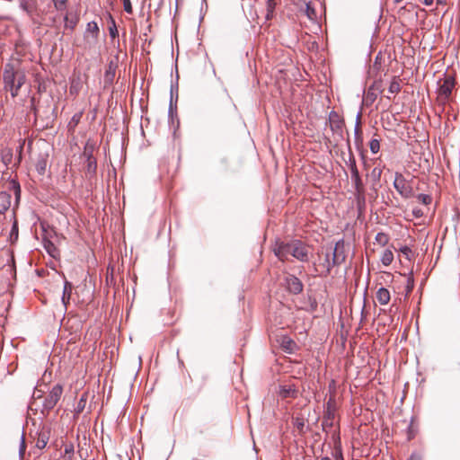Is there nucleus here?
I'll list each match as a JSON object with an SVG mask.
<instances>
[{
  "label": "nucleus",
  "mask_w": 460,
  "mask_h": 460,
  "mask_svg": "<svg viewBox=\"0 0 460 460\" xmlns=\"http://www.w3.org/2000/svg\"><path fill=\"white\" fill-rule=\"evenodd\" d=\"M305 13H306V16L310 20H314L316 18V13H315L314 9L309 4H306Z\"/></svg>",
  "instance_id": "nucleus-38"
},
{
  "label": "nucleus",
  "mask_w": 460,
  "mask_h": 460,
  "mask_svg": "<svg viewBox=\"0 0 460 460\" xmlns=\"http://www.w3.org/2000/svg\"><path fill=\"white\" fill-rule=\"evenodd\" d=\"M369 148L373 154H376L380 150V142L376 138H373L369 142Z\"/></svg>",
  "instance_id": "nucleus-34"
},
{
  "label": "nucleus",
  "mask_w": 460,
  "mask_h": 460,
  "mask_svg": "<svg viewBox=\"0 0 460 460\" xmlns=\"http://www.w3.org/2000/svg\"><path fill=\"white\" fill-rule=\"evenodd\" d=\"M376 297L377 302L382 305H387L391 299L389 290L383 287L377 289Z\"/></svg>",
  "instance_id": "nucleus-17"
},
{
  "label": "nucleus",
  "mask_w": 460,
  "mask_h": 460,
  "mask_svg": "<svg viewBox=\"0 0 460 460\" xmlns=\"http://www.w3.org/2000/svg\"><path fill=\"white\" fill-rule=\"evenodd\" d=\"M3 81L4 88L8 90L13 98L19 94L21 87L26 81V75L20 66L13 63H6L4 66Z\"/></svg>",
  "instance_id": "nucleus-1"
},
{
  "label": "nucleus",
  "mask_w": 460,
  "mask_h": 460,
  "mask_svg": "<svg viewBox=\"0 0 460 460\" xmlns=\"http://www.w3.org/2000/svg\"><path fill=\"white\" fill-rule=\"evenodd\" d=\"M84 155L86 157L85 174L87 177L92 178L96 173L97 161L93 157V152L87 150V148L84 149Z\"/></svg>",
  "instance_id": "nucleus-9"
},
{
  "label": "nucleus",
  "mask_w": 460,
  "mask_h": 460,
  "mask_svg": "<svg viewBox=\"0 0 460 460\" xmlns=\"http://www.w3.org/2000/svg\"><path fill=\"white\" fill-rule=\"evenodd\" d=\"M278 5L277 0H267L266 2V15L265 18L267 21L271 20L275 14V8Z\"/></svg>",
  "instance_id": "nucleus-20"
},
{
  "label": "nucleus",
  "mask_w": 460,
  "mask_h": 460,
  "mask_svg": "<svg viewBox=\"0 0 460 460\" xmlns=\"http://www.w3.org/2000/svg\"><path fill=\"white\" fill-rule=\"evenodd\" d=\"M65 20H66V26H67V27H69V28H71V29H73V28H74V26L75 25V21H70V22H69V21H68V16H67V15H66V16H65Z\"/></svg>",
  "instance_id": "nucleus-46"
},
{
  "label": "nucleus",
  "mask_w": 460,
  "mask_h": 460,
  "mask_svg": "<svg viewBox=\"0 0 460 460\" xmlns=\"http://www.w3.org/2000/svg\"><path fill=\"white\" fill-rule=\"evenodd\" d=\"M49 164V154L40 153L39 154L35 162V169L40 175H44L47 172Z\"/></svg>",
  "instance_id": "nucleus-13"
},
{
  "label": "nucleus",
  "mask_w": 460,
  "mask_h": 460,
  "mask_svg": "<svg viewBox=\"0 0 460 460\" xmlns=\"http://www.w3.org/2000/svg\"><path fill=\"white\" fill-rule=\"evenodd\" d=\"M72 290H73L72 283L67 280H65L63 294H62V297H61V301H62L63 305H65V307H66V305H68V303L70 301Z\"/></svg>",
  "instance_id": "nucleus-18"
},
{
  "label": "nucleus",
  "mask_w": 460,
  "mask_h": 460,
  "mask_svg": "<svg viewBox=\"0 0 460 460\" xmlns=\"http://www.w3.org/2000/svg\"><path fill=\"white\" fill-rule=\"evenodd\" d=\"M18 233H19V228H18V222L17 220L15 219L13 223V226H12V228H11V232H10V238L13 240H17L18 239Z\"/></svg>",
  "instance_id": "nucleus-35"
},
{
  "label": "nucleus",
  "mask_w": 460,
  "mask_h": 460,
  "mask_svg": "<svg viewBox=\"0 0 460 460\" xmlns=\"http://www.w3.org/2000/svg\"><path fill=\"white\" fill-rule=\"evenodd\" d=\"M400 252L407 258L410 259V255L411 254V250L408 246H402L400 248Z\"/></svg>",
  "instance_id": "nucleus-42"
},
{
  "label": "nucleus",
  "mask_w": 460,
  "mask_h": 460,
  "mask_svg": "<svg viewBox=\"0 0 460 460\" xmlns=\"http://www.w3.org/2000/svg\"><path fill=\"white\" fill-rule=\"evenodd\" d=\"M347 165L349 166V170L358 168L356 159L352 154H350L349 156V160L347 161Z\"/></svg>",
  "instance_id": "nucleus-40"
},
{
  "label": "nucleus",
  "mask_w": 460,
  "mask_h": 460,
  "mask_svg": "<svg viewBox=\"0 0 460 460\" xmlns=\"http://www.w3.org/2000/svg\"><path fill=\"white\" fill-rule=\"evenodd\" d=\"M388 91L390 93H398L401 91V84L396 77H394L390 83Z\"/></svg>",
  "instance_id": "nucleus-29"
},
{
  "label": "nucleus",
  "mask_w": 460,
  "mask_h": 460,
  "mask_svg": "<svg viewBox=\"0 0 460 460\" xmlns=\"http://www.w3.org/2000/svg\"><path fill=\"white\" fill-rule=\"evenodd\" d=\"M49 440V431L48 429H42L41 430L37 432L35 447L39 449H43L46 447Z\"/></svg>",
  "instance_id": "nucleus-14"
},
{
  "label": "nucleus",
  "mask_w": 460,
  "mask_h": 460,
  "mask_svg": "<svg viewBox=\"0 0 460 460\" xmlns=\"http://www.w3.org/2000/svg\"><path fill=\"white\" fill-rule=\"evenodd\" d=\"M456 81L451 75H447L441 83L438 91V99L445 103L451 96L452 91L455 87Z\"/></svg>",
  "instance_id": "nucleus-4"
},
{
  "label": "nucleus",
  "mask_w": 460,
  "mask_h": 460,
  "mask_svg": "<svg viewBox=\"0 0 460 460\" xmlns=\"http://www.w3.org/2000/svg\"><path fill=\"white\" fill-rule=\"evenodd\" d=\"M43 246L46 250V252L52 257L57 258L59 254V252L56 245L49 240H44L43 241Z\"/></svg>",
  "instance_id": "nucleus-23"
},
{
  "label": "nucleus",
  "mask_w": 460,
  "mask_h": 460,
  "mask_svg": "<svg viewBox=\"0 0 460 460\" xmlns=\"http://www.w3.org/2000/svg\"><path fill=\"white\" fill-rule=\"evenodd\" d=\"M408 460H421V457L419 455L412 454Z\"/></svg>",
  "instance_id": "nucleus-50"
},
{
  "label": "nucleus",
  "mask_w": 460,
  "mask_h": 460,
  "mask_svg": "<svg viewBox=\"0 0 460 460\" xmlns=\"http://www.w3.org/2000/svg\"><path fill=\"white\" fill-rule=\"evenodd\" d=\"M172 111V102L171 101L170 105H169V112L171 113Z\"/></svg>",
  "instance_id": "nucleus-51"
},
{
  "label": "nucleus",
  "mask_w": 460,
  "mask_h": 460,
  "mask_svg": "<svg viewBox=\"0 0 460 460\" xmlns=\"http://www.w3.org/2000/svg\"><path fill=\"white\" fill-rule=\"evenodd\" d=\"M417 199L423 205H429L432 201V197L429 194L421 193L417 196Z\"/></svg>",
  "instance_id": "nucleus-33"
},
{
  "label": "nucleus",
  "mask_w": 460,
  "mask_h": 460,
  "mask_svg": "<svg viewBox=\"0 0 460 460\" xmlns=\"http://www.w3.org/2000/svg\"><path fill=\"white\" fill-rule=\"evenodd\" d=\"M18 3L20 9L22 10L34 23L40 24V22L36 19V17L39 16L37 0H18Z\"/></svg>",
  "instance_id": "nucleus-6"
},
{
  "label": "nucleus",
  "mask_w": 460,
  "mask_h": 460,
  "mask_svg": "<svg viewBox=\"0 0 460 460\" xmlns=\"http://www.w3.org/2000/svg\"><path fill=\"white\" fill-rule=\"evenodd\" d=\"M355 190L358 194H361L364 191V185L361 177H358L352 180Z\"/></svg>",
  "instance_id": "nucleus-30"
},
{
  "label": "nucleus",
  "mask_w": 460,
  "mask_h": 460,
  "mask_svg": "<svg viewBox=\"0 0 460 460\" xmlns=\"http://www.w3.org/2000/svg\"><path fill=\"white\" fill-rule=\"evenodd\" d=\"M87 399H88L87 393H84L81 395L79 401L77 402L76 406L75 407L74 412H75V416H78L80 413H82L84 411V410L85 409V406H86Z\"/></svg>",
  "instance_id": "nucleus-21"
},
{
  "label": "nucleus",
  "mask_w": 460,
  "mask_h": 460,
  "mask_svg": "<svg viewBox=\"0 0 460 460\" xmlns=\"http://www.w3.org/2000/svg\"><path fill=\"white\" fill-rule=\"evenodd\" d=\"M335 459L336 460H344L341 451H337L335 453Z\"/></svg>",
  "instance_id": "nucleus-48"
},
{
  "label": "nucleus",
  "mask_w": 460,
  "mask_h": 460,
  "mask_svg": "<svg viewBox=\"0 0 460 460\" xmlns=\"http://www.w3.org/2000/svg\"><path fill=\"white\" fill-rule=\"evenodd\" d=\"M82 118V112H78L73 115L71 118V120L69 121L68 126L70 128H75L77 126V124L80 122V119Z\"/></svg>",
  "instance_id": "nucleus-36"
},
{
  "label": "nucleus",
  "mask_w": 460,
  "mask_h": 460,
  "mask_svg": "<svg viewBox=\"0 0 460 460\" xmlns=\"http://www.w3.org/2000/svg\"><path fill=\"white\" fill-rule=\"evenodd\" d=\"M52 2L58 11H63L66 8L67 0H52Z\"/></svg>",
  "instance_id": "nucleus-37"
},
{
  "label": "nucleus",
  "mask_w": 460,
  "mask_h": 460,
  "mask_svg": "<svg viewBox=\"0 0 460 460\" xmlns=\"http://www.w3.org/2000/svg\"><path fill=\"white\" fill-rule=\"evenodd\" d=\"M349 171H350V173H351V180L356 179L358 177H360L359 172H358V168L350 169Z\"/></svg>",
  "instance_id": "nucleus-44"
},
{
  "label": "nucleus",
  "mask_w": 460,
  "mask_h": 460,
  "mask_svg": "<svg viewBox=\"0 0 460 460\" xmlns=\"http://www.w3.org/2000/svg\"><path fill=\"white\" fill-rule=\"evenodd\" d=\"M292 243H277L273 248L274 254L282 261L288 260L291 253Z\"/></svg>",
  "instance_id": "nucleus-8"
},
{
  "label": "nucleus",
  "mask_w": 460,
  "mask_h": 460,
  "mask_svg": "<svg viewBox=\"0 0 460 460\" xmlns=\"http://www.w3.org/2000/svg\"><path fill=\"white\" fill-rule=\"evenodd\" d=\"M295 425L296 426L297 429H302L304 428L305 423L302 419H296Z\"/></svg>",
  "instance_id": "nucleus-47"
},
{
  "label": "nucleus",
  "mask_w": 460,
  "mask_h": 460,
  "mask_svg": "<svg viewBox=\"0 0 460 460\" xmlns=\"http://www.w3.org/2000/svg\"><path fill=\"white\" fill-rule=\"evenodd\" d=\"M437 4H444V0H437Z\"/></svg>",
  "instance_id": "nucleus-52"
},
{
  "label": "nucleus",
  "mask_w": 460,
  "mask_h": 460,
  "mask_svg": "<svg viewBox=\"0 0 460 460\" xmlns=\"http://www.w3.org/2000/svg\"><path fill=\"white\" fill-rule=\"evenodd\" d=\"M320 460H332V459L328 456H324V457H322Z\"/></svg>",
  "instance_id": "nucleus-53"
},
{
  "label": "nucleus",
  "mask_w": 460,
  "mask_h": 460,
  "mask_svg": "<svg viewBox=\"0 0 460 460\" xmlns=\"http://www.w3.org/2000/svg\"><path fill=\"white\" fill-rule=\"evenodd\" d=\"M279 394L281 398H296L297 391L294 385H283L279 386Z\"/></svg>",
  "instance_id": "nucleus-15"
},
{
  "label": "nucleus",
  "mask_w": 460,
  "mask_h": 460,
  "mask_svg": "<svg viewBox=\"0 0 460 460\" xmlns=\"http://www.w3.org/2000/svg\"><path fill=\"white\" fill-rule=\"evenodd\" d=\"M346 256L344 253V241L339 240L332 251V259L330 260V253L327 252L323 260H320L318 267L315 270L321 277H327L332 270V268L336 265H341L345 261Z\"/></svg>",
  "instance_id": "nucleus-2"
},
{
  "label": "nucleus",
  "mask_w": 460,
  "mask_h": 460,
  "mask_svg": "<svg viewBox=\"0 0 460 460\" xmlns=\"http://www.w3.org/2000/svg\"><path fill=\"white\" fill-rule=\"evenodd\" d=\"M123 1V8H124V11L127 13H133V8H132V4H131V2L130 0H122Z\"/></svg>",
  "instance_id": "nucleus-39"
},
{
  "label": "nucleus",
  "mask_w": 460,
  "mask_h": 460,
  "mask_svg": "<svg viewBox=\"0 0 460 460\" xmlns=\"http://www.w3.org/2000/svg\"><path fill=\"white\" fill-rule=\"evenodd\" d=\"M9 190H12L15 197V206H17L20 202L21 199V186L20 183L14 180L11 179L9 181Z\"/></svg>",
  "instance_id": "nucleus-19"
},
{
  "label": "nucleus",
  "mask_w": 460,
  "mask_h": 460,
  "mask_svg": "<svg viewBox=\"0 0 460 460\" xmlns=\"http://www.w3.org/2000/svg\"><path fill=\"white\" fill-rule=\"evenodd\" d=\"M86 33L91 34L93 39H97L99 34V27L95 22H90L87 23Z\"/></svg>",
  "instance_id": "nucleus-25"
},
{
  "label": "nucleus",
  "mask_w": 460,
  "mask_h": 460,
  "mask_svg": "<svg viewBox=\"0 0 460 460\" xmlns=\"http://www.w3.org/2000/svg\"><path fill=\"white\" fill-rule=\"evenodd\" d=\"M63 394V386L57 384L52 386L42 403V413L48 414L57 405Z\"/></svg>",
  "instance_id": "nucleus-3"
},
{
  "label": "nucleus",
  "mask_w": 460,
  "mask_h": 460,
  "mask_svg": "<svg viewBox=\"0 0 460 460\" xmlns=\"http://www.w3.org/2000/svg\"><path fill=\"white\" fill-rule=\"evenodd\" d=\"M75 453V447L73 443H68L65 445L64 448V457L66 460H72V457Z\"/></svg>",
  "instance_id": "nucleus-27"
},
{
  "label": "nucleus",
  "mask_w": 460,
  "mask_h": 460,
  "mask_svg": "<svg viewBox=\"0 0 460 460\" xmlns=\"http://www.w3.org/2000/svg\"><path fill=\"white\" fill-rule=\"evenodd\" d=\"M286 285L288 290L295 295L300 294L303 291V283L294 275H288L286 278Z\"/></svg>",
  "instance_id": "nucleus-10"
},
{
  "label": "nucleus",
  "mask_w": 460,
  "mask_h": 460,
  "mask_svg": "<svg viewBox=\"0 0 460 460\" xmlns=\"http://www.w3.org/2000/svg\"><path fill=\"white\" fill-rule=\"evenodd\" d=\"M333 420H334V413L330 409H328L324 412L323 419V425L332 427Z\"/></svg>",
  "instance_id": "nucleus-26"
},
{
  "label": "nucleus",
  "mask_w": 460,
  "mask_h": 460,
  "mask_svg": "<svg viewBox=\"0 0 460 460\" xmlns=\"http://www.w3.org/2000/svg\"><path fill=\"white\" fill-rule=\"evenodd\" d=\"M375 240L381 246H385L389 242V236L387 234L380 232L376 234Z\"/></svg>",
  "instance_id": "nucleus-28"
},
{
  "label": "nucleus",
  "mask_w": 460,
  "mask_h": 460,
  "mask_svg": "<svg viewBox=\"0 0 460 460\" xmlns=\"http://www.w3.org/2000/svg\"><path fill=\"white\" fill-rule=\"evenodd\" d=\"M412 215L414 216V217L420 218V217H421L424 215V213H423V211L420 208H414L412 209Z\"/></svg>",
  "instance_id": "nucleus-43"
},
{
  "label": "nucleus",
  "mask_w": 460,
  "mask_h": 460,
  "mask_svg": "<svg viewBox=\"0 0 460 460\" xmlns=\"http://www.w3.org/2000/svg\"><path fill=\"white\" fill-rule=\"evenodd\" d=\"M425 5L430 6L433 4L434 0H420Z\"/></svg>",
  "instance_id": "nucleus-49"
},
{
  "label": "nucleus",
  "mask_w": 460,
  "mask_h": 460,
  "mask_svg": "<svg viewBox=\"0 0 460 460\" xmlns=\"http://www.w3.org/2000/svg\"><path fill=\"white\" fill-rule=\"evenodd\" d=\"M109 33L111 39L118 37L119 32L114 19L111 16V25L109 26Z\"/></svg>",
  "instance_id": "nucleus-31"
},
{
  "label": "nucleus",
  "mask_w": 460,
  "mask_h": 460,
  "mask_svg": "<svg viewBox=\"0 0 460 460\" xmlns=\"http://www.w3.org/2000/svg\"><path fill=\"white\" fill-rule=\"evenodd\" d=\"M81 90V82L78 78L77 80H73L70 85V93L71 94H77L79 91Z\"/></svg>",
  "instance_id": "nucleus-32"
},
{
  "label": "nucleus",
  "mask_w": 460,
  "mask_h": 460,
  "mask_svg": "<svg viewBox=\"0 0 460 460\" xmlns=\"http://www.w3.org/2000/svg\"><path fill=\"white\" fill-rule=\"evenodd\" d=\"M11 207V195L7 191H0V215L4 214Z\"/></svg>",
  "instance_id": "nucleus-16"
},
{
  "label": "nucleus",
  "mask_w": 460,
  "mask_h": 460,
  "mask_svg": "<svg viewBox=\"0 0 460 460\" xmlns=\"http://www.w3.org/2000/svg\"><path fill=\"white\" fill-rule=\"evenodd\" d=\"M380 261L384 266H389L394 261L393 252L390 249L385 250L382 253Z\"/></svg>",
  "instance_id": "nucleus-24"
},
{
  "label": "nucleus",
  "mask_w": 460,
  "mask_h": 460,
  "mask_svg": "<svg viewBox=\"0 0 460 460\" xmlns=\"http://www.w3.org/2000/svg\"><path fill=\"white\" fill-rule=\"evenodd\" d=\"M413 287H414V279H413L412 272H411L410 276L408 277V279H407V290L411 291Z\"/></svg>",
  "instance_id": "nucleus-41"
},
{
  "label": "nucleus",
  "mask_w": 460,
  "mask_h": 460,
  "mask_svg": "<svg viewBox=\"0 0 460 460\" xmlns=\"http://www.w3.org/2000/svg\"><path fill=\"white\" fill-rule=\"evenodd\" d=\"M111 274L112 275V271L114 270V268H111Z\"/></svg>",
  "instance_id": "nucleus-54"
},
{
  "label": "nucleus",
  "mask_w": 460,
  "mask_h": 460,
  "mask_svg": "<svg viewBox=\"0 0 460 460\" xmlns=\"http://www.w3.org/2000/svg\"><path fill=\"white\" fill-rule=\"evenodd\" d=\"M354 137L356 141H362V131H361V112H358L356 117Z\"/></svg>",
  "instance_id": "nucleus-22"
},
{
  "label": "nucleus",
  "mask_w": 460,
  "mask_h": 460,
  "mask_svg": "<svg viewBox=\"0 0 460 460\" xmlns=\"http://www.w3.org/2000/svg\"><path fill=\"white\" fill-rule=\"evenodd\" d=\"M308 247L300 241L292 242L291 255L302 262L308 261Z\"/></svg>",
  "instance_id": "nucleus-7"
},
{
  "label": "nucleus",
  "mask_w": 460,
  "mask_h": 460,
  "mask_svg": "<svg viewBox=\"0 0 460 460\" xmlns=\"http://www.w3.org/2000/svg\"><path fill=\"white\" fill-rule=\"evenodd\" d=\"M24 452H25V442H24L23 438H22V443H21V447H20V450H19L20 456H22L24 455Z\"/></svg>",
  "instance_id": "nucleus-45"
},
{
  "label": "nucleus",
  "mask_w": 460,
  "mask_h": 460,
  "mask_svg": "<svg viewBox=\"0 0 460 460\" xmlns=\"http://www.w3.org/2000/svg\"><path fill=\"white\" fill-rule=\"evenodd\" d=\"M394 187L405 199L411 198L413 194L412 188L400 172L395 173Z\"/></svg>",
  "instance_id": "nucleus-5"
},
{
  "label": "nucleus",
  "mask_w": 460,
  "mask_h": 460,
  "mask_svg": "<svg viewBox=\"0 0 460 460\" xmlns=\"http://www.w3.org/2000/svg\"><path fill=\"white\" fill-rule=\"evenodd\" d=\"M384 91L382 81H375L367 89V101H369L371 103L374 102L377 95L382 93Z\"/></svg>",
  "instance_id": "nucleus-12"
},
{
  "label": "nucleus",
  "mask_w": 460,
  "mask_h": 460,
  "mask_svg": "<svg viewBox=\"0 0 460 460\" xmlns=\"http://www.w3.org/2000/svg\"><path fill=\"white\" fill-rule=\"evenodd\" d=\"M330 119V128L333 133L341 135L342 128L344 126L343 119L339 116V114L335 111H331L329 115Z\"/></svg>",
  "instance_id": "nucleus-11"
}]
</instances>
